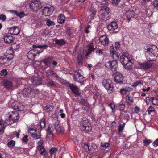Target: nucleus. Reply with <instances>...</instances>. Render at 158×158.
Returning <instances> with one entry per match:
<instances>
[{
  "label": "nucleus",
  "instance_id": "nucleus-24",
  "mask_svg": "<svg viewBox=\"0 0 158 158\" xmlns=\"http://www.w3.org/2000/svg\"><path fill=\"white\" fill-rule=\"evenodd\" d=\"M134 64L132 62V60L130 61L126 64H123V67L126 69L130 70L132 69Z\"/></svg>",
  "mask_w": 158,
  "mask_h": 158
},
{
  "label": "nucleus",
  "instance_id": "nucleus-12",
  "mask_svg": "<svg viewBox=\"0 0 158 158\" xmlns=\"http://www.w3.org/2000/svg\"><path fill=\"white\" fill-rule=\"evenodd\" d=\"M11 57L9 58L6 55L0 56V65H4L7 63L8 61H10L13 58V55L10 53Z\"/></svg>",
  "mask_w": 158,
  "mask_h": 158
},
{
  "label": "nucleus",
  "instance_id": "nucleus-39",
  "mask_svg": "<svg viewBox=\"0 0 158 158\" xmlns=\"http://www.w3.org/2000/svg\"><path fill=\"white\" fill-rule=\"evenodd\" d=\"M47 131H48V133L47 134V136L50 138H51L53 136V134L51 132V130L50 127V125H49L48 127V128L47 129Z\"/></svg>",
  "mask_w": 158,
  "mask_h": 158
},
{
  "label": "nucleus",
  "instance_id": "nucleus-21",
  "mask_svg": "<svg viewBox=\"0 0 158 158\" xmlns=\"http://www.w3.org/2000/svg\"><path fill=\"white\" fill-rule=\"evenodd\" d=\"M7 122L3 120H0V134H2L4 132V130L6 126Z\"/></svg>",
  "mask_w": 158,
  "mask_h": 158
},
{
  "label": "nucleus",
  "instance_id": "nucleus-27",
  "mask_svg": "<svg viewBox=\"0 0 158 158\" xmlns=\"http://www.w3.org/2000/svg\"><path fill=\"white\" fill-rule=\"evenodd\" d=\"M111 69L112 71H116L118 68V65L117 61L113 60L111 61Z\"/></svg>",
  "mask_w": 158,
  "mask_h": 158
},
{
  "label": "nucleus",
  "instance_id": "nucleus-63",
  "mask_svg": "<svg viewBox=\"0 0 158 158\" xmlns=\"http://www.w3.org/2000/svg\"><path fill=\"white\" fill-rule=\"evenodd\" d=\"M6 19V16L3 14H1L0 15V19L3 21H5Z\"/></svg>",
  "mask_w": 158,
  "mask_h": 158
},
{
  "label": "nucleus",
  "instance_id": "nucleus-56",
  "mask_svg": "<svg viewBox=\"0 0 158 158\" xmlns=\"http://www.w3.org/2000/svg\"><path fill=\"white\" fill-rule=\"evenodd\" d=\"M152 141L150 140L146 139L143 141V143H144L145 146L148 145Z\"/></svg>",
  "mask_w": 158,
  "mask_h": 158
},
{
  "label": "nucleus",
  "instance_id": "nucleus-33",
  "mask_svg": "<svg viewBox=\"0 0 158 158\" xmlns=\"http://www.w3.org/2000/svg\"><path fill=\"white\" fill-rule=\"evenodd\" d=\"M126 101L127 103L130 105L132 104L133 102V97L130 96L128 95L126 97Z\"/></svg>",
  "mask_w": 158,
  "mask_h": 158
},
{
  "label": "nucleus",
  "instance_id": "nucleus-58",
  "mask_svg": "<svg viewBox=\"0 0 158 158\" xmlns=\"http://www.w3.org/2000/svg\"><path fill=\"white\" fill-rule=\"evenodd\" d=\"M113 4L116 5H118L121 0H111Z\"/></svg>",
  "mask_w": 158,
  "mask_h": 158
},
{
  "label": "nucleus",
  "instance_id": "nucleus-55",
  "mask_svg": "<svg viewBox=\"0 0 158 158\" xmlns=\"http://www.w3.org/2000/svg\"><path fill=\"white\" fill-rule=\"evenodd\" d=\"M152 4L154 7L158 8V0H154L152 2Z\"/></svg>",
  "mask_w": 158,
  "mask_h": 158
},
{
  "label": "nucleus",
  "instance_id": "nucleus-59",
  "mask_svg": "<svg viewBox=\"0 0 158 158\" xmlns=\"http://www.w3.org/2000/svg\"><path fill=\"white\" fill-rule=\"evenodd\" d=\"M111 61H109L106 63L105 66L108 69H111Z\"/></svg>",
  "mask_w": 158,
  "mask_h": 158
},
{
  "label": "nucleus",
  "instance_id": "nucleus-10",
  "mask_svg": "<svg viewBox=\"0 0 158 158\" xmlns=\"http://www.w3.org/2000/svg\"><path fill=\"white\" fill-rule=\"evenodd\" d=\"M132 57L129 55L123 54L120 57V61L122 65L126 64L130 61L132 60Z\"/></svg>",
  "mask_w": 158,
  "mask_h": 158
},
{
  "label": "nucleus",
  "instance_id": "nucleus-38",
  "mask_svg": "<svg viewBox=\"0 0 158 158\" xmlns=\"http://www.w3.org/2000/svg\"><path fill=\"white\" fill-rule=\"evenodd\" d=\"M126 15L127 17H133L134 12L132 10H129L126 12Z\"/></svg>",
  "mask_w": 158,
  "mask_h": 158
},
{
  "label": "nucleus",
  "instance_id": "nucleus-6",
  "mask_svg": "<svg viewBox=\"0 0 158 158\" xmlns=\"http://www.w3.org/2000/svg\"><path fill=\"white\" fill-rule=\"evenodd\" d=\"M73 76L74 80L78 82L82 83L85 80V78L80 73L79 70L75 71Z\"/></svg>",
  "mask_w": 158,
  "mask_h": 158
},
{
  "label": "nucleus",
  "instance_id": "nucleus-32",
  "mask_svg": "<svg viewBox=\"0 0 158 158\" xmlns=\"http://www.w3.org/2000/svg\"><path fill=\"white\" fill-rule=\"evenodd\" d=\"M15 104L17 105V106H14L13 108L14 109L19 110L22 111L23 109V106H21V105L17 102H15L13 104V105Z\"/></svg>",
  "mask_w": 158,
  "mask_h": 158
},
{
  "label": "nucleus",
  "instance_id": "nucleus-50",
  "mask_svg": "<svg viewBox=\"0 0 158 158\" xmlns=\"http://www.w3.org/2000/svg\"><path fill=\"white\" fill-rule=\"evenodd\" d=\"M118 107L120 111H123L125 108V105L124 104H120L118 105Z\"/></svg>",
  "mask_w": 158,
  "mask_h": 158
},
{
  "label": "nucleus",
  "instance_id": "nucleus-64",
  "mask_svg": "<svg viewBox=\"0 0 158 158\" xmlns=\"http://www.w3.org/2000/svg\"><path fill=\"white\" fill-rule=\"evenodd\" d=\"M153 145L154 147H157L158 146V138L156 139L153 143Z\"/></svg>",
  "mask_w": 158,
  "mask_h": 158
},
{
  "label": "nucleus",
  "instance_id": "nucleus-20",
  "mask_svg": "<svg viewBox=\"0 0 158 158\" xmlns=\"http://www.w3.org/2000/svg\"><path fill=\"white\" fill-rule=\"evenodd\" d=\"M9 32L11 34L17 35L19 33L20 30L19 28L18 27H14L9 29Z\"/></svg>",
  "mask_w": 158,
  "mask_h": 158
},
{
  "label": "nucleus",
  "instance_id": "nucleus-60",
  "mask_svg": "<svg viewBox=\"0 0 158 158\" xmlns=\"http://www.w3.org/2000/svg\"><path fill=\"white\" fill-rule=\"evenodd\" d=\"M125 123L123 124H120L119 126V132L122 131L124 127Z\"/></svg>",
  "mask_w": 158,
  "mask_h": 158
},
{
  "label": "nucleus",
  "instance_id": "nucleus-48",
  "mask_svg": "<svg viewBox=\"0 0 158 158\" xmlns=\"http://www.w3.org/2000/svg\"><path fill=\"white\" fill-rule=\"evenodd\" d=\"M84 148H85L86 152H90V150H89V145L88 144L85 143L84 145Z\"/></svg>",
  "mask_w": 158,
  "mask_h": 158
},
{
  "label": "nucleus",
  "instance_id": "nucleus-49",
  "mask_svg": "<svg viewBox=\"0 0 158 158\" xmlns=\"http://www.w3.org/2000/svg\"><path fill=\"white\" fill-rule=\"evenodd\" d=\"M155 111L154 108L151 106L149 107L147 111L148 112L149 114H150L152 112H153Z\"/></svg>",
  "mask_w": 158,
  "mask_h": 158
},
{
  "label": "nucleus",
  "instance_id": "nucleus-57",
  "mask_svg": "<svg viewBox=\"0 0 158 158\" xmlns=\"http://www.w3.org/2000/svg\"><path fill=\"white\" fill-rule=\"evenodd\" d=\"M101 146L105 148H106L107 147H109V144L107 142L102 143H101Z\"/></svg>",
  "mask_w": 158,
  "mask_h": 158
},
{
  "label": "nucleus",
  "instance_id": "nucleus-18",
  "mask_svg": "<svg viewBox=\"0 0 158 158\" xmlns=\"http://www.w3.org/2000/svg\"><path fill=\"white\" fill-rule=\"evenodd\" d=\"M107 28L109 30L114 31L118 28V25L115 22H112L107 26Z\"/></svg>",
  "mask_w": 158,
  "mask_h": 158
},
{
  "label": "nucleus",
  "instance_id": "nucleus-8",
  "mask_svg": "<svg viewBox=\"0 0 158 158\" xmlns=\"http://www.w3.org/2000/svg\"><path fill=\"white\" fill-rule=\"evenodd\" d=\"M1 85L8 90H12L13 89L14 85L10 80L4 79L1 82Z\"/></svg>",
  "mask_w": 158,
  "mask_h": 158
},
{
  "label": "nucleus",
  "instance_id": "nucleus-19",
  "mask_svg": "<svg viewBox=\"0 0 158 158\" xmlns=\"http://www.w3.org/2000/svg\"><path fill=\"white\" fill-rule=\"evenodd\" d=\"M94 44L93 43H91L87 46L88 48L86 51V54L87 55L90 54L92 52H94L95 49L94 47Z\"/></svg>",
  "mask_w": 158,
  "mask_h": 158
},
{
  "label": "nucleus",
  "instance_id": "nucleus-7",
  "mask_svg": "<svg viewBox=\"0 0 158 158\" xmlns=\"http://www.w3.org/2000/svg\"><path fill=\"white\" fill-rule=\"evenodd\" d=\"M80 129L86 133H88L91 130L90 123L87 120H84L83 121L82 125L80 126Z\"/></svg>",
  "mask_w": 158,
  "mask_h": 158
},
{
  "label": "nucleus",
  "instance_id": "nucleus-46",
  "mask_svg": "<svg viewBox=\"0 0 158 158\" xmlns=\"http://www.w3.org/2000/svg\"><path fill=\"white\" fill-rule=\"evenodd\" d=\"M31 134L32 137L35 139H38L41 137V135L40 134L37 135L35 133H32Z\"/></svg>",
  "mask_w": 158,
  "mask_h": 158
},
{
  "label": "nucleus",
  "instance_id": "nucleus-62",
  "mask_svg": "<svg viewBox=\"0 0 158 158\" xmlns=\"http://www.w3.org/2000/svg\"><path fill=\"white\" fill-rule=\"evenodd\" d=\"M28 136L27 135H25L22 139V141L24 142L27 143L28 141L27 139Z\"/></svg>",
  "mask_w": 158,
  "mask_h": 158
},
{
  "label": "nucleus",
  "instance_id": "nucleus-52",
  "mask_svg": "<svg viewBox=\"0 0 158 158\" xmlns=\"http://www.w3.org/2000/svg\"><path fill=\"white\" fill-rule=\"evenodd\" d=\"M7 74V72L6 69H3L0 72V75L1 76H5Z\"/></svg>",
  "mask_w": 158,
  "mask_h": 158
},
{
  "label": "nucleus",
  "instance_id": "nucleus-17",
  "mask_svg": "<svg viewBox=\"0 0 158 158\" xmlns=\"http://www.w3.org/2000/svg\"><path fill=\"white\" fill-rule=\"evenodd\" d=\"M55 128L57 132L63 133L64 131V129L63 127L59 125V122L58 120H56L54 125Z\"/></svg>",
  "mask_w": 158,
  "mask_h": 158
},
{
  "label": "nucleus",
  "instance_id": "nucleus-2",
  "mask_svg": "<svg viewBox=\"0 0 158 158\" xmlns=\"http://www.w3.org/2000/svg\"><path fill=\"white\" fill-rule=\"evenodd\" d=\"M109 13V9L108 7L105 5L101 6L99 11V15L103 20L106 21L109 19L110 17Z\"/></svg>",
  "mask_w": 158,
  "mask_h": 158
},
{
  "label": "nucleus",
  "instance_id": "nucleus-47",
  "mask_svg": "<svg viewBox=\"0 0 158 158\" xmlns=\"http://www.w3.org/2000/svg\"><path fill=\"white\" fill-rule=\"evenodd\" d=\"M35 78V79H34V78H33L31 81L33 82V84L37 85L40 82L38 80V78L37 77H36Z\"/></svg>",
  "mask_w": 158,
  "mask_h": 158
},
{
  "label": "nucleus",
  "instance_id": "nucleus-34",
  "mask_svg": "<svg viewBox=\"0 0 158 158\" xmlns=\"http://www.w3.org/2000/svg\"><path fill=\"white\" fill-rule=\"evenodd\" d=\"M37 148L39 150L40 154L45 156L46 153L44 148L42 146H38Z\"/></svg>",
  "mask_w": 158,
  "mask_h": 158
},
{
  "label": "nucleus",
  "instance_id": "nucleus-26",
  "mask_svg": "<svg viewBox=\"0 0 158 158\" xmlns=\"http://www.w3.org/2000/svg\"><path fill=\"white\" fill-rule=\"evenodd\" d=\"M34 52V50H31L29 51L27 54L28 58L31 60H34L36 56V54Z\"/></svg>",
  "mask_w": 158,
  "mask_h": 158
},
{
  "label": "nucleus",
  "instance_id": "nucleus-15",
  "mask_svg": "<svg viewBox=\"0 0 158 158\" xmlns=\"http://www.w3.org/2000/svg\"><path fill=\"white\" fill-rule=\"evenodd\" d=\"M99 41L102 45L106 46L109 43V40L107 36L105 35H102L99 38Z\"/></svg>",
  "mask_w": 158,
  "mask_h": 158
},
{
  "label": "nucleus",
  "instance_id": "nucleus-44",
  "mask_svg": "<svg viewBox=\"0 0 158 158\" xmlns=\"http://www.w3.org/2000/svg\"><path fill=\"white\" fill-rule=\"evenodd\" d=\"M152 98V104L156 106L158 105V99L154 97Z\"/></svg>",
  "mask_w": 158,
  "mask_h": 158
},
{
  "label": "nucleus",
  "instance_id": "nucleus-3",
  "mask_svg": "<svg viewBox=\"0 0 158 158\" xmlns=\"http://www.w3.org/2000/svg\"><path fill=\"white\" fill-rule=\"evenodd\" d=\"M8 119L6 120L7 124L8 125H10L16 122L19 118L18 113L15 111H12L9 112Z\"/></svg>",
  "mask_w": 158,
  "mask_h": 158
},
{
  "label": "nucleus",
  "instance_id": "nucleus-40",
  "mask_svg": "<svg viewBox=\"0 0 158 158\" xmlns=\"http://www.w3.org/2000/svg\"><path fill=\"white\" fill-rule=\"evenodd\" d=\"M57 149L55 147H52L49 150V152L51 155L55 154L56 153Z\"/></svg>",
  "mask_w": 158,
  "mask_h": 158
},
{
  "label": "nucleus",
  "instance_id": "nucleus-11",
  "mask_svg": "<svg viewBox=\"0 0 158 158\" xmlns=\"http://www.w3.org/2000/svg\"><path fill=\"white\" fill-rule=\"evenodd\" d=\"M69 87L75 95L79 96L80 95L79 89L78 86H76L73 84H69Z\"/></svg>",
  "mask_w": 158,
  "mask_h": 158
},
{
  "label": "nucleus",
  "instance_id": "nucleus-51",
  "mask_svg": "<svg viewBox=\"0 0 158 158\" xmlns=\"http://www.w3.org/2000/svg\"><path fill=\"white\" fill-rule=\"evenodd\" d=\"M145 13L148 16H150L152 15V12L150 9H147L145 10Z\"/></svg>",
  "mask_w": 158,
  "mask_h": 158
},
{
  "label": "nucleus",
  "instance_id": "nucleus-31",
  "mask_svg": "<svg viewBox=\"0 0 158 158\" xmlns=\"http://www.w3.org/2000/svg\"><path fill=\"white\" fill-rule=\"evenodd\" d=\"M65 20V18L64 15L62 14H60L57 18V22L59 23H63Z\"/></svg>",
  "mask_w": 158,
  "mask_h": 158
},
{
  "label": "nucleus",
  "instance_id": "nucleus-43",
  "mask_svg": "<svg viewBox=\"0 0 158 158\" xmlns=\"http://www.w3.org/2000/svg\"><path fill=\"white\" fill-rule=\"evenodd\" d=\"M46 73L49 75L53 76L55 74V72L51 68H50L49 70H47Z\"/></svg>",
  "mask_w": 158,
  "mask_h": 158
},
{
  "label": "nucleus",
  "instance_id": "nucleus-42",
  "mask_svg": "<svg viewBox=\"0 0 158 158\" xmlns=\"http://www.w3.org/2000/svg\"><path fill=\"white\" fill-rule=\"evenodd\" d=\"M56 43L59 45H63L65 44V42L64 40L61 39L60 40H57L56 41Z\"/></svg>",
  "mask_w": 158,
  "mask_h": 158
},
{
  "label": "nucleus",
  "instance_id": "nucleus-23",
  "mask_svg": "<svg viewBox=\"0 0 158 158\" xmlns=\"http://www.w3.org/2000/svg\"><path fill=\"white\" fill-rule=\"evenodd\" d=\"M14 38L10 35H7L4 38V40L6 43L10 44L13 42Z\"/></svg>",
  "mask_w": 158,
  "mask_h": 158
},
{
  "label": "nucleus",
  "instance_id": "nucleus-61",
  "mask_svg": "<svg viewBox=\"0 0 158 158\" xmlns=\"http://www.w3.org/2000/svg\"><path fill=\"white\" fill-rule=\"evenodd\" d=\"M96 52L97 54L100 56L102 55L103 54L102 50V49L97 50Z\"/></svg>",
  "mask_w": 158,
  "mask_h": 158
},
{
  "label": "nucleus",
  "instance_id": "nucleus-53",
  "mask_svg": "<svg viewBox=\"0 0 158 158\" xmlns=\"http://www.w3.org/2000/svg\"><path fill=\"white\" fill-rule=\"evenodd\" d=\"M8 145L10 147L14 146L15 144V142L13 140H11L8 143Z\"/></svg>",
  "mask_w": 158,
  "mask_h": 158
},
{
  "label": "nucleus",
  "instance_id": "nucleus-41",
  "mask_svg": "<svg viewBox=\"0 0 158 158\" xmlns=\"http://www.w3.org/2000/svg\"><path fill=\"white\" fill-rule=\"evenodd\" d=\"M47 85L48 86H55L56 85L55 82L52 80H50L47 83Z\"/></svg>",
  "mask_w": 158,
  "mask_h": 158
},
{
  "label": "nucleus",
  "instance_id": "nucleus-29",
  "mask_svg": "<svg viewBox=\"0 0 158 158\" xmlns=\"http://www.w3.org/2000/svg\"><path fill=\"white\" fill-rule=\"evenodd\" d=\"M54 107V106L53 104L51 103L49 105H47L44 107V109L48 112H50L53 110Z\"/></svg>",
  "mask_w": 158,
  "mask_h": 158
},
{
  "label": "nucleus",
  "instance_id": "nucleus-30",
  "mask_svg": "<svg viewBox=\"0 0 158 158\" xmlns=\"http://www.w3.org/2000/svg\"><path fill=\"white\" fill-rule=\"evenodd\" d=\"M84 53V51H82L81 53L80 54L78 53L77 59H78V63L79 64H81L82 63V62L83 60V56Z\"/></svg>",
  "mask_w": 158,
  "mask_h": 158
},
{
  "label": "nucleus",
  "instance_id": "nucleus-37",
  "mask_svg": "<svg viewBox=\"0 0 158 158\" xmlns=\"http://www.w3.org/2000/svg\"><path fill=\"white\" fill-rule=\"evenodd\" d=\"M45 21H46V24L47 26H50L51 25H54L55 24L53 21H51L50 19H46Z\"/></svg>",
  "mask_w": 158,
  "mask_h": 158
},
{
  "label": "nucleus",
  "instance_id": "nucleus-16",
  "mask_svg": "<svg viewBox=\"0 0 158 158\" xmlns=\"http://www.w3.org/2000/svg\"><path fill=\"white\" fill-rule=\"evenodd\" d=\"M22 93L23 95L26 97H29L31 93L34 92V90H32L30 88H25L22 91Z\"/></svg>",
  "mask_w": 158,
  "mask_h": 158
},
{
  "label": "nucleus",
  "instance_id": "nucleus-1",
  "mask_svg": "<svg viewBox=\"0 0 158 158\" xmlns=\"http://www.w3.org/2000/svg\"><path fill=\"white\" fill-rule=\"evenodd\" d=\"M144 52L147 59L149 61H153L156 60L158 56V49L155 45L145 47Z\"/></svg>",
  "mask_w": 158,
  "mask_h": 158
},
{
  "label": "nucleus",
  "instance_id": "nucleus-25",
  "mask_svg": "<svg viewBox=\"0 0 158 158\" xmlns=\"http://www.w3.org/2000/svg\"><path fill=\"white\" fill-rule=\"evenodd\" d=\"M140 65L141 68L147 69L150 68L151 67L152 64L150 62H148L141 63Z\"/></svg>",
  "mask_w": 158,
  "mask_h": 158
},
{
  "label": "nucleus",
  "instance_id": "nucleus-5",
  "mask_svg": "<svg viewBox=\"0 0 158 158\" xmlns=\"http://www.w3.org/2000/svg\"><path fill=\"white\" fill-rule=\"evenodd\" d=\"M30 8L32 11H37L41 7V4L39 0H35L31 1V3L29 4Z\"/></svg>",
  "mask_w": 158,
  "mask_h": 158
},
{
  "label": "nucleus",
  "instance_id": "nucleus-28",
  "mask_svg": "<svg viewBox=\"0 0 158 158\" xmlns=\"http://www.w3.org/2000/svg\"><path fill=\"white\" fill-rule=\"evenodd\" d=\"M10 12L12 13V14L16 15L17 16H18L20 18L24 17L25 15L23 11L20 12L19 13L15 10H10Z\"/></svg>",
  "mask_w": 158,
  "mask_h": 158
},
{
  "label": "nucleus",
  "instance_id": "nucleus-36",
  "mask_svg": "<svg viewBox=\"0 0 158 158\" xmlns=\"http://www.w3.org/2000/svg\"><path fill=\"white\" fill-rule=\"evenodd\" d=\"M40 127L41 128H43L45 126V121L44 118H43L40 121Z\"/></svg>",
  "mask_w": 158,
  "mask_h": 158
},
{
  "label": "nucleus",
  "instance_id": "nucleus-9",
  "mask_svg": "<svg viewBox=\"0 0 158 158\" xmlns=\"http://www.w3.org/2000/svg\"><path fill=\"white\" fill-rule=\"evenodd\" d=\"M123 77L121 73L119 72H116L115 73L114 80L116 84H123Z\"/></svg>",
  "mask_w": 158,
  "mask_h": 158
},
{
  "label": "nucleus",
  "instance_id": "nucleus-35",
  "mask_svg": "<svg viewBox=\"0 0 158 158\" xmlns=\"http://www.w3.org/2000/svg\"><path fill=\"white\" fill-rule=\"evenodd\" d=\"M131 90V89L129 87H126L125 88H123L120 89V92L121 94H126L127 92Z\"/></svg>",
  "mask_w": 158,
  "mask_h": 158
},
{
  "label": "nucleus",
  "instance_id": "nucleus-4",
  "mask_svg": "<svg viewBox=\"0 0 158 158\" xmlns=\"http://www.w3.org/2000/svg\"><path fill=\"white\" fill-rule=\"evenodd\" d=\"M102 85L107 90L109 93H111L114 91V86L111 80L105 79L102 81Z\"/></svg>",
  "mask_w": 158,
  "mask_h": 158
},
{
  "label": "nucleus",
  "instance_id": "nucleus-13",
  "mask_svg": "<svg viewBox=\"0 0 158 158\" xmlns=\"http://www.w3.org/2000/svg\"><path fill=\"white\" fill-rule=\"evenodd\" d=\"M110 49L111 56H112L114 60L116 61L118 59V54L116 52L114 46L113 45L110 47Z\"/></svg>",
  "mask_w": 158,
  "mask_h": 158
},
{
  "label": "nucleus",
  "instance_id": "nucleus-14",
  "mask_svg": "<svg viewBox=\"0 0 158 158\" xmlns=\"http://www.w3.org/2000/svg\"><path fill=\"white\" fill-rule=\"evenodd\" d=\"M53 10L52 7H45L42 10L43 14L46 16H50L52 14Z\"/></svg>",
  "mask_w": 158,
  "mask_h": 158
},
{
  "label": "nucleus",
  "instance_id": "nucleus-22",
  "mask_svg": "<svg viewBox=\"0 0 158 158\" xmlns=\"http://www.w3.org/2000/svg\"><path fill=\"white\" fill-rule=\"evenodd\" d=\"M53 59V57H48L44 60L42 61L43 63L45 66L49 67L52 64Z\"/></svg>",
  "mask_w": 158,
  "mask_h": 158
},
{
  "label": "nucleus",
  "instance_id": "nucleus-45",
  "mask_svg": "<svg viewBox=\"0 0 158 158\" xmlns=\"http://www.w3.org/2000/svg\"><path fill=\"white\" fill-rule=\"evenodd\" d=\"M19 47V45L15 43H14L12 44L11 46V48L14 50L18 49Z\"/></svg>",
  "mask_w": 158,
  "mask_h": 158
},
{
  "label": "nucleus",
  "instance_id": "nucleus-54",
  "mask_svg": "<svg viewBox=\"0 0 158 158\" xmlns=\"http://www.w3.org/2000/svg\"><path fill=\"white\" fill-rule=\"evenodd\" d=\"M89 15V18L91 20L93 19L94 18V16L96 15V12L95 11H94L92 12H91Z\"/></svg>",
  "mask_w": 158,
  "mask_h": 158
}]
</instances>
